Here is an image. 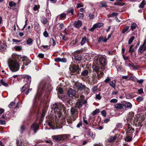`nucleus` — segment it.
I'll return each mask as SVG.
<instances>
[{"label":"nucleus","mask_w":146,"mask_h":146,"mask_svg":"<svg viewBox=\"0 0 146 146\" xmlns=\"http://www.w3.org/2000/svg\"><path fill=\"white\" fill-rule=\"evenodd\" d=\"M12 57L13 59H9L8 61V63L10 69L12 72H16L19 70L20 65L17 59H21L23 62V64L26 66L31 63V61L26 56L21 57L16 54H13Z\"/></svg>","instance_id":"nucleus-1"},{"label":"nucleus","mask_w":146,"mask_h":146,"mask_svg":"<svg viewBox=\"0 0 146 146\" xmlns=\"http://www.w3.org/2000/svg\"><path fill=\"white\" fill-rule=\"evenodd\" d=\"M51 90L50 85L48 84H45L42 87V88L39 87L38 89V92L37 94L36 95L35 97L34 100L33 106L34 108L36 106V104L37 101L39 100H41V101L42 102L43 100H41V97L42 96L41 94L39 93L40 92H41V93L43 92H45L46 94L49 93Z\"/></svg>","instance_id":"nucleus-2"},{"label":"nucleus","mask_w":146,"mask_h":146,"mask_svg":"<svg viewBox=\"0 0 146 146\" xmlns=\"http://www.w3.org/2000/svg\"><path fill=\"white\" fill-rule=\"evenodd\" d=\"M63 106L64 105L61 104L55 103L51 106V108L52 109L54 110L55 113L57 114V115L59 117L61 115L60 110L62 109Z\"/></svg>","instance_id":"nucleus-3"},{"label":"nucleus","mask_w":146,"mask_h":146,"mask_svg":"<svg viewBox=\"0 0 146 146\" xmlns=\"http://www.w3.org/2000/svg\"><path fill=\"white\" fill-rule=\"evenodd\" d=\"M80 70L78 65L73 64L70 65L69 67V70L71 74H76Z\"/></svg>","instance_id":"nucleus-4"},{"label":"nucleus","mask_w":146,"mask_h":146,"mask_svg":"<svg viewBox=\"0 0 146 146\" xmlns=\"http://www.w3.org/2000/svg\"><path fill=\"white\" fill-rule=\"evenodd\" d=\"M71 113L72 117L73 120L75 121L78 116V110L74 108H72L70 110Z\"/></svg>","instance_id":"nucleus-5"},{"label":"nucleus","mask_w":146,"mask_h":146,"mask_svg":"<svg viewBox=\"0 0 146 146\" xmlns=\"http://www.w3.org/2000/svg\"><path fill=\"white\" fill-rule=\"evenodd\" d=\"M99 65L102 66L104 67V66L106 65V62L105 58L103 57H101L99 58Z\"/></svg>","instance_id":"nucleus-6"},{"label":"nucleus","mask_w":146,"mask_h":146,"mask_svg":"<svg viewBox=\"0 0 146 146\" xmlns=\"http://www.w3.org/2000/svg\"><path fill=\"white\" fill-rule=\"evenodd\" d=\"M22 77L24 78V81L27 82V83L26 84H29L30 85L31 79V77L29 75H23Z\"/></svg>","instance_id":"nucleus-7"},{"label":"nucleus","mask_w":146,"mask_h":146,"mask_svg":"<svg viewBox=\"0 0 146 146\" xmlns=\"http://www.w3.org/2000/svg\"><path fill=\"white\" fill-rule=\"evenodd\" d=\"M39 127V125L37 123H34L32 124L31 126V129L34 131L33 133V134H35L37 132L36 131L38 129Z\"/></svg>","instance_id":"nucleus-8"},{"label":"nucleus","mask_w":146,"mask_h":146,"mask_svg":"<svg viewBox=\"0 0 146 146\" xmlns=\"http://www.w3.org/2000/svg\"><path fill=\"white\" fill-rule=\"evenodd\" d=\"M146 50V46L144 44H143L141 46L138 50V53L140 54L143 52L144 51Z\"/></svg>","instance_id":"nucleus-9"},{"label":"nucleus","mask_w":146,"mask_h":146,"mask_svg":"<svg viewBox=\"0 0 146 146\" xmlns=\"http://www.w3.org/2000/svg\"><path fill=\"white\" fill-rule=\"evenodd\" d=\"M66 135H55L53 139L57 141H59L62 139H64V137H66Z\"/></svg>","instance_id":"nucleus-10"},{"label":"nucleus","mask_w":146,"mask_h":146,"mask_svg":"<svg viewBox=\"0 0 146 146\" xmlns=\"http://www.w3.org/2000/svg\"><path fill=\"white\" fill-rule=\"evenodd\" d=\"M67 93L69 96L73 97L75 95V92L74 90L72 88H70L68 90Z\"/></svg>","instance_id":"nucleus-11"},{"label":"nucleus","mask_w":146,"mask_h":146,"mask_svg":"<svg viewBox=\"0 0 146 146\" xmlns=\"http://www.w3.org/2000/svg\"><path fill=\"white\" fill-rule=\"evenodd\" d=\"M76 87L79 90H82L85 88L86 86L82 83H78L76 84Z\"/></svg>","instance_id":"nucleus-12"},{"label":"nucleus","mask_w":146,"mask_h":146,"mask_svg":"<svg viewBox=\"0 0 146 146\" xmlns=\"http://www.w3.org/2000/svg\"><path fill=\"white\" fill-rule=\"evenodd\" d=\"M82 24V21L79 20L75 21L74 23V26L77 28H78L81 27Z\"/></svg>","instance_id":"nucleus-13"},{"label":"nucleus","mask_w":146,"mask_h":146,"mask_svg":"<svg viewBox=\"0 0 146 146\" xmlns=\"http://www.w3.org/2000/svg\"><path fill=\"white\" fill-rule=\"evenodd\" d=\"M82 58L79 54H74L73 59H74L76 61H80L82 60Z\"/></svg>","instance_id":"nucleus-14"},{"label":"nucleus","mask_w":146,"mask_h":146,"mask_svg":"<svg viewBox=\"0 0 146 146\" xmlns=\"http://www.w3.org/2000/svg\"><path fill=\"white\" fill-rule=\"evenodd\" d=\"M7 46L4 43H1L0 44V51L3 52L6 49Z\"/></svg>","instance_id":"nucleus-15"},{"label":"nucleus","mask_w":146,"mask_h":146,"mask_svg":"<svg viewBox=\"0 0 146 146\" xmlns=\"http://www.w3.org/2000/svg\"><path fill=\"white\" fill-rule=\"evenodd\" d=\"M84 104L82 101L81 100H78L76 103V107L78 108H81Z\"/></svg>","instance_id":"nucleus-16"},{"label":"nucleus","mask_w":146,"mask_h":146,"mask_svg":"<svg viewBox=\"0 0 146 146\" xmlns=\"http://www.w3.org/2000/svg\"><path fill=\"white\" fill-rule=\"evenodd\" d=\"M124 106L125 107L126 110L128 108L131 109L132 107V104L129 102H126L125 104H124Z\"/></svg>","instance_id":"nucleus-17"},{"label":"nucleus","mask_w":146,"mask_h":146,"mask_svg":"<svg viewBox=\"0 0 146 146\" xmlns=\"http://www.w3.org/2000/svg\"><path fill=\"white\" fill-rule=\"evenodd\" d=\"M124 104L117 103L115 105V107L117 109H121L124 106Z\"/></svg>","instance_id":"nucleus-18"},{"label":"nucleus","mask_w":146,"mask_h":146,"mask_svg":"<svg viewBox=\"0 0 146 146\" xmlns=\"http://www.w3.org/2000/svg\"><path fill=\"white\" fill-rule=\"evenodd\" d=\"M102 41H103L104 42H106L107 41V40H106V37H105L104 38L103 36H101L100 37L98 40V42L100 43Z\"/></svg>","instance_id":"nucleus-19"},{"label":"nucleus","mask_w":146,"mask_h":146,"mask_svg":"<svg viewBox=\"0 0 146 146\" xmlns=\"http://www.w3.org/2000/svg\"><path fill=\"white\" fill-rule=\"evenodd\" d=\"M97 78L98 79H101L103 76L104 75V73L103 72L100 71L98 72H97Z\"/></svg>","instance_id":"nucleus-20"},{"label":"nucleus","mask_w":146,"mask_h":146,"mask_svg":"<svg viewBox=\"0 0 146 146\" xmlns=\"http://www.w3.org/2000/svg\"><path fill=\"white\" fill-rule=\"evenodd\" d=\"M30 86L29 84H25L21 89V92H24L27 88L29 87Z\"/></svg>","instance_id":"nucleus-21"},{"label":"nucleus","mask_w":146,"mask_h":146,"mask_svg":"<svg viewBox=\"0 0 146 146\" xmlns=\"http://www.w3.org/2000/svg\"><path fill=\"white\" fill-rule=\"evenodd\" d=\"M59 17L60 19L63 20L66 17V14L64 13H62L58 16Z\"/></svg>","instance_id":"nucleus-22"},{"label":"nucleus","mask_w":146,"mask_h":146,"mask_svg":"<svg viewBox=\"0 0 146 146\" xmlns=\"http://www.w3.org/2000/svg\"><path fill=\"white\" fill-rule=\"evenodd\" d=\"M103 25V24L102 23H96L94 25V27L95 28H99Z\"/></svg>","instance_id":"nucleus-23"},{"label":"nucleus","mask_w":146,"mask_h":146,"mask_svg":"<svg viewBox=\"0 0 146 146\" xmlns=\"http://www.w3.org/2000/svg\"><path fill=\"white\" fill-rule=\"evenodd\" d=\"M110 86L114 89L115 88V81L114 80L110 81L109 83Z\"/></svg>","instance_id":"nucleus-24"},{"label":"nucleus","mask_w":146,"mask_h":146,"mask_svg":"<svg viewBox=\"0 0 146 146\" xmlns=\"http://www.w3.org/2000/svg\"><path fill=\"white\" fill-rule=\"evenodd\" d=\"M22 47L21 46H14V49L16 51H20L22 49Z\"/></svg>","instance_id":"nucleus-25"},{"label":"nucleus","mask_w":146,"mask_h":146,"mask_svg":"<svg viewBox=\"0 0 146 146\" xmlns=\"http://www.w3.org/2000/svg\"><path fill=\"white\" fill-rule=\"evenodd\" d=\"M107 6L106 3L105 2H101L99 5V6L101 7H106Z\"/></svg>","instance_id":"nucleus-26"},{"label":"nucleus","mask_w":146,"mask_h":146,"mask_svg":"<svg viewBox=\"0 0 146 146\" xmlns=\"http://www.w3.org/2000/svg\"><path fill=\"white\" fill-rule=\"evenodd\" d=\"M116 137L115 136L111 137L109 139H108V141L109 142H112L116 139Z\"/></svg>","instance_id":"nucleus-27"},{"label":"nucleus","mask_w":146,"mask_h":146,"mask_svg":"<svg viewBox=\"0 0 146 146\" xmlns=\"http://www.w3.org/2000/svg\"><path fill=\"white\" fill-rule=\"evenodd\" d=\"M133 45H131L129 47V52L131 53V54H132V53L134 52L135 51L134 49L133 48Z\"/></svg>","instance_id":"nucleus-28"},{"label":"nucleus","mask_w":146,"mask_h":146,"mask_svg":"<svg viewBox=\"0 0 146 146\" xmlns=\"http://www.w3.org/2000/svg\"><path fill=\"white\" fill-rule=\"evenodd\" d=\"M129 28V26H127L125 27L123 30L122 31V33L123 34L125 33V32H129V31H128V30Z\"/></svg>","instance_id":"nucleus-29"},{"label":"nucleus","mask_w":146,"mask_h":146,"mask_svg":"<svg viewBox=\"0 0 146 146\" xmlns=\"http://www.w3.org/2000/svg\"><path fill=\"white\" fill-rule=\"evenodd\" d=\"M88 74V71L87 70H85L81 73V74L82 76H85Z\"/></svg>","instance_id":"nucleus-30"},{"label":"nucleus","mask_w":146,"mask_h":146,"mask_svg":"<svg viewBox=\"0 0 146 146\" xmlns=\"http://www.w3.org/2000/svg\"><path fill=\"white\" fill-rule=\"evenodd\" d=\"M146 1L145 0H143L140 4L139 7V8H143L144 5L145 4Z\"/></svg>","instance_id":"nucleus-31"},{"label":"nucleus","mask_w":146,"mask_h":146,"mask_svg":"<svg viewBox=\"0 0 146 146\" xmlns=\"http://www.w3.org/2000/svg\"><path fill=\"white\" fill-rule=\"evenodd\" d=\"M93 70L95 71L97 73L98 72H99V68L97 66L94 65L93 66Z\"/></svg>","instance_id":"nucleus-32"},{"label":"nucleus","mask_w":146,"mask_h":146,"mask_svg":"<svg viewBox=\"0 0 146 146\" xmlns=\"http://www.w3.org/2000/svg\"><path fill=\"white\" fill-rule=\"evenodd\" d=\"M137 27V25L136 23H133L131 25V29L132 31H133Z\"/></svg>","instance_id":"nucleus-33"},{"label":"nucleus","mask_w":146,"mask_h":146,"mask_svg":"<svg viewBox=\"0 0 146 146\" xmlns=\"http://www.w3.org/2000/svg\"><path fill=\"white\" fill-rule=\"evenodd\" d=\"M86 38L85 36L82 38V41H81V42L80 43L82 45L83 44H84V43H86Z\"/></svg>","instance_id":"nucleus-34"},{"label":"nucleus","mask_w":146,"mask_h":146,"mask_svg":"<svg viewBox=\"0 0 146 146\" xmlns=\"http://www.w3.org/2000/svg\"><path fill=\"white\" fill-rule=\"evenodd\" d=\"M87 135H89L93 139H94L95 137V135L93 134L91 131H90L89 132L87 133Z\"/></svg>","instance_id":"nucleus-35"},{"label":"nucleus","mask_w":146,"mask_h":146,"mask_svg":"<svg viewBox=\"0 0 146 146\" xmlns=\"http://www.w3.org/2000/svg\"><path fill=\"white\" fill-rule=\"evenodd\" d=\"M128 125V127L127 130L130 131L129 133H130V132H131V133H133L134 131V129L131 127L130 125Z\"/></svg>","instance_id":"nucleus-36"},{"label":"nucleus","mask_w":146,"mask_h":146,"mask_svg":"<svg viewBox=\"0 0 146 146\" xmlns=\"http://www.w3.org/2000/svg\"><path fill=\"white\" fill-rule=\"evenodd\" d=\"M102 98V96L100 95V93H99L98 94H96L95 96V98L96 100H100Z\"/></svg>","instance_id":"nucleus-37"},{"label":"nucleus","mask_w":146,"mask_h":146,"mask_svg":"<svg viewBox=\"0 0 146 146\" xmlns=\"http://www.w3.org/2000/svg\"><path fill=\"white\" fill-rule=\"evenodd\" d=\"M134 116V113L133 112H131L129 113L128 115V118L129 119H131Z\"/></svg>","instance_id":"nucleus-38"},{"label":"nucleus","mask_w":146,"mask_h":146,"mask_svg":"<svg viewBox=\"0 0 146 146\" xmlns=\"http://www.w3.org/2000/svg\"><path fill=\"white\" fill-rule=\"evenodd\" d=\"M48 123L49 126L52 128L53 127V126H55V123L52 121H49Z\"/></svg>","instance_id":"nucleus-39"},{"label":"nucleus","mask_w":146,"mask_h":146,"mask_svg":"<svg viewBox=\"0 0 146 146\" xmlns=\"http://www.w3.org/2000/svg\"><path fill=\"white\" fill-rule=\"evenodd\" d=\"M33 42V40L30 38H29L26 41L27 44L30 45Z\"/></svg>","instance_id":"nucleus-40"},{"label":"nucleus","mask_w":146,"mask_h":146,"mask_svg":"<svg viewBox=\"0 0 146 146\" xmlns=\"http://www.w3.org/2000/svg\"><path fill=\"white\" fill-rule=\"evenodd\" d=\"M9 5L10 7H15L16 5V3L13 1H11L9 3Z\"/></svg>","instance_id":"nucleus-41"},{"label":"nucleus","mask_w":146,"mask_h":146,"mask_svg":"<svg viewBox=\"0 0 146 146\" xmlns=\"http://www.w3.org/2000/svg\"><path fill=\"white\" fill-rule=\"evenodd\" d=\"M1 84L5 87H8L9 86L8 84L6 82H5L2 79L1 80Z\"/></svg>","instance_id":"nucleus-42"},{"label":"nucleus","mask_w":146,"mask_h":146,"mask_svg":"<svg viewBox=\"0 0 146 146\" xmlns=\"http://www.w3.org/2000/svg\"><path fill=\"white\" fill-rule=\"evenodd\" d=\"M99 109H96L94 111H93L92 113V114L93 116H94L99 113Z\"/></svg>","instance_id":"nucleus-43"},{"label":"nucleus","mask_w":146,"mask_h":146,"mask_svg":"<svg viewBox=\"0 0 146 146\" xmlns=\"http://www.w3.org/2000/svg\"><path fill=\"white\" fill-rule=\"evenodd\" d=\"M135 38V36H133L131 37L129 40L128 41V44H130L131 43L133 42V40H134Z\"/></svg>","instance_id":"nucleus-44"},{"label":"nucleus","mask_w":146,"mask_h":146,"mask_svg":"<svg viewBox=\"0 0 146 146\" xmlns=\"http://www.w3.org/2000/svg\"><path fill=\"white\" fill-rule=\"evenodd\" d=\"M98 86H94L92 89V90L93 92L95 93L97 91Z\"/></svg>","instance_id":"nucleus-45"},{"label":"nucleus","mask_w":146,"mask_h":146,"mask_svg":"<svg viewBox=\"0 0 146 146\" xmlns=\"http://www.w3.org/2000/svg\"><path fill=\"white\" fill-rule=\"evenodd\" d=\"M68 12L72 13V15L74 14V9L73 8H70L67 11Z\"/></svg>","instance_id":"nucleus-46"},{"label":"nucleus","mask_w":146,"mask_h":146,"mask_svg":"<svg viewBox=\"0 0 146 146\" xmlns=\"http://www.w3.org/2000/svg\"><path fill=\"white\" fill-rule=\"evenodd\" d=\"M132 140V138L130 136L127 137L125 138V141L127 142H130Z\"/></svg>","instance_id":"nucleus-47"},{"label":"nucleus","mask_w":146,"mask_h":146,"mask_svg":"<svg viewBox=\"0 0 146 146\" xmlns=\"http://www.w3.org/2000/svg\"><path fill=\"white\" fill-rule=\"evenodd\" d=\"M125 3H114V5H120V6H122L124 5Z\"/></svg>","instance_id":"nucleus-48"},{"label":"nucleus","mask_w":146,"mask_h":146,"mask_svg":"<svg viewBox=\"0 0 146 146\" xmlns=\"http://www.w3.org/2000/svg\"><path fill=\"white\" fill-rule=\"evenodd\" d=\"M42 21L44 25L46 24L47 23V19L45 18H43L42 19Z\"/></svg>","instance_id":"nucleus-49"},{"label":"nucleus","mask_w":146,"mask_h":146,"mask_svg":"<svg viewBox=\"0 0 146 146\" xmlns=\"http://www.w3.org/2000/svg\"><path fill=\"white\" fill-rule=\"evenodd\" d=\"M73 119V118H71L70 117L68 118V119H67V122L68 124H71L72 123V120Z\"/></svg>","instance_id":"nucleus-50"},{"label":"nucleus","mask_w":146,"mask_h":146,"mask_svg":"<svg viewBox=\"0 0 146 146\" xmlns=\"http://www.w3.org/2000/svg\"><path fill=\"white\" fill-rule=\"evenodd\" d=\"M129 76H123L121 77V80H123L124 79L125 80H128Z\"/></svg>","instance_id":"nucleus-51"},{"label":"nucleus","mask_w":146,"mask_h":146,"mask_svg":"<svg viewBox=\"0 0 146 146\" xmlns=\"http://www.w3.org/2000/svg\"><path fill=\"white\" fill-rule=\"evenodd\" d=\"M82 121H80L79 123L76 126V127L77 128H79L80 126H82Z\"/></svg>","instance_id":"nucleus-52"},{"label":"nucleus","mask_w":146,"mask_h":146,"mask_svg":"<svg viewBox=\"0 0 146 146\" xmlns=\"http://www.w3.org/2000/svg\"><path fill=\"white\" fill-rule=\"evenodd\" d=\"M15 104L14 102H11L9 105V107L10 108H12L13 106H14Z\"/></svg>","instance_id":"nucleus-53"},{"label":"nucleus","mask_w":146,"mask_h":146,"mask_svg":"<svg viewBox=\"0 0 146 146\" xmlns=\"http://www.w3.org/2000/svg\"><path fill=\"white\" fill-rule=\"evenodd\" d=\"M143 98L141 97H137L136 99V100L137 102H141L143 100Z\"/></svg>","instance_id":"nucleus-54"},{"label":"nucleus","mask_w":146,"mask_h":146,"mask_svg":"<svg viewBox=\"0 0 146 146\" xmlns=\"http://www.w3.org/2000/svg\"><path fill=\"white\" fill-rule=\"evenodd\" d=\"M129 66L132 67L134 69H137V68L136 66L133 64H129Z\"/></svg>","instance_id":"nucleus-55"},{"label":"nucleus","mask_w":146,"mask_h":146,"mask_svg":"<svg viewBox=\"0 0 146 146\" xmlns=\"http://www.w3.org/2000/svg\"><path fill=\"white\" fill-rule=\"evenodd\" d=\"M44 36L46 37H47L48 36V34L46 31H45L43 33Z\"/></svg>","instance_id":"nucleus-56"},{"label":"nucleus","mask_w":146,"mask_h":146,"mask_svg":"<svg viewBox=\"0 0 146 146\" xmlns=\"http://www.w3.org/2000/svg\"><path fill=\"white\" fill-rule=\"evenodd\" d=\"M38 6L36 5H35L34 7H33V10L35 11H37V12L38 11Z\"/></svg>","instance_id":"nucleus-57"},{"label":"nucleus","mask_w":146,"mask_h":146,"mask_svg":"<svg viewBox=\"0 0 146 146\" xmlns=\"http://www.w3.org/2000/svg\"><path fill=\"white\" fill-rule=\"evenodd\" d=\"M117 99H113L111 100L110 101V102L111 103H117Z\"/></svg>","instance_id":"nucleus-58"},{"label":"nucleus","mask_w":146,"mask_h":146,"mask_svg":"<svg viewBox=\"0 0 146 146\" xmlns=\"http://www.w3.org/2000/svg\"><path fill=\"white\" fill-rule=\"evenodd\" d=\"M101 114L104 117H105L106 115V112L104 110H103L101 111Z\"/></svg>","instance_id":"nucleus-59"},{"label":"nucleus","mask_w":146,"mask_h":146,"mask_svg":"<svg viewBox=\"0 0 146 146\" xmlns=\"http://www.w3.org/2000/svg\"><path fill=\"white\" fill-rule=\"evenodd\" d=\"M52 41V45L53 46H54L56 45V42L55 40L52 38L50 40V41L51 42Z\"/></svg>","instance_id":"nucleus-60"},{"label":"nucleus","mask_w":146,"mask_h":146,"mask_svg":"<svg viewBox=\"0 0 146 146\" xmlns=\"http://www.w3.org/2000/svg\"><path fill=\"white\" fill-rule=\"evenodd\" d=\"M12 41L13 42L16 43H19L21 42V40L15 39H13Z\"/></svg>","instance_id":"nucleus-61"},{"label":"nucleus","mask_w":146,"mask_h":146,"mask_svg":"<svg viewBox=\"0 0 146 146\" xmlns=\"http://www.w3.org/2000/svg\"><path fill=\"white\" fill-rule=\"evenodd\" d=\"M54 60L56 62H60L61 61V58H57L54 59Z\"/></svg>","instance_id":"nucleus-62"},{"label":"nucleus","mask_w":146,"mask_h":146,"mask_svg":"<svg viewBox=\"0 0 146 146\" xmlns=\"http://www.w3.org/2000/svg\"><path fill=\"white\" fill-rule=\"evenodd\" d=\"M110 80H111L110 79L109 77H108V78H107L106 79L104 80V82H105L107 83H108V82L110 83Z\"/></svg>","instance_id":"nucleus-63"},{"label":"nucleus","mask_w":146,"mask_h":146,"mask_svg":"<svg viewBox=\"0 0 146 146\" xmlns=\"http://www.w3.org/2000/svg\"><path fill=\"white\" fill-rule=\"evenodd\" d=\"M17 146H20L21 145V142L19 140H17Z\"/></svg>","instance_id":"nucleus-64"}]
</instances>
